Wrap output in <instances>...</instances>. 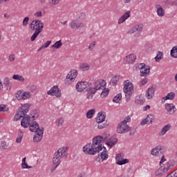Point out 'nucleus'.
Masks as SVG:
<instances>
[{"instance_id": "1", "label": "nucleus", "mask_w": 177, "mask_h": 177, "mask_svg": "<svg viewBox=\"0 0 177 177\" xmlns=\"http://www.w3.org/2000/svg\"><path fill=\"white\" fill-rule=\"evenodd\" d=\"M31 107V104H24L22 106H20L17 113L14 117L15 121L21 120V125L23 128H28L31 124V116L27 115L26 113L30 111V108Z\"/></svg>"}, {"instance_id": "2", "label": "nucleus", "mask_w": 177, "mask_h": 177, "mask_svg": "<svg viewBox=\"0 0 177 177\" xmlns=\"http://www.w3.org/2000/svg\"><path fill=\"white\" fill-rule=\"evenodd\" d=\"M104 139L102 136H97L93 138V145H91V148L88 149L87 152L90 156H95L97 153H99L103 150V147H102V141Z\"/></svg>"}, {"instance_id": "3", "label": "nucleus", "mask_w": 177, "mask_h": 177, "mask_svg": "<svg viewBox=\"0 0 177 177\" xmlns=\"http://www.w3.org/2000/svg\"><path fill=\"white\" fill-rule=\"evenodd\" d=\"M106 86V82L103 80H97L94 84V87H88L87 89L86 99L92 100L93 95L97 91H103Z\"/></svg>"}, {"instance_id": "4", "label": "nucleus", "mask_w": 177, "mask_h": 177, "mask_svg": "<svg viewBox=\"0 0 177 177\" xmlns=\"http://www.w3.org/2000/svg\"><path fill=\"white\" fill-rule=\"evenodd\" d=\"M68 154L67 153V147H62L58 149L57 152L55 153L54 157L53 158V165H55L56 167H59L60 165V160L63 158V157H65V158H67Z\"/></svg>"}, {"instance_id": "5", "label": "nucleus", "mask_w": 177, "mask_h": 177, "mask_svg": "<svg viewBox=\"0 0 177 177\" xmlns=\"http://www.w3.org/2000/svg\"><path fill=\"white\" fill-rule=\"evenodd\" d=\"M174 168V165L172 162L169 161L167 164H165L163 166H161L157 171H156L155 175L156 176H164V175H167L168 171L169 169H172Z\"/></svg>"}, {"instance_id": "6", "label": "nucleus", "mask_w": 177, "mask_h": 177, "mask_svg": "<svg viewBox=\"0 0 177 177\" xmlns=\"http://www.w3.org/2000/svg\"><path fill=\"white\" fill-rule=\"evenodd\" d=\"M30 30L32 31H39V32H42V30L44 29V22L39 19H37L35 21H32L30 26H29Z\"/></svg>"}, {"instance_id": "7", "label": "nucleus", "mask_w": 177, "mask_h": 177, "mask_svg": "<svg viewBox=\"0 0 177 177\" xmlns=\"http://www.w3.org/2000/svg\"><path fill=\"white\" fill-rule=\"evenodd\" d=\"M127 120H124L118 124L116 132L118 133H125L131 131V127L128 126Z\"/></svg>"}, {"instance_id": "8", "label": "nucleus", "mask_w": 177, "mask_h": 177, "mask_svg": "<svg viewBox=\"0 0 177 177\" xmlns=\"http://www.w3.org/2000/svg\"><path fill=\"white\" fill-rule=\"evenodd\" d=\"M77 75H78V72L77 71V70L75 69L71 70L66 75V80H64V84L66 85H70L71 82H74Z\"/></svg>"}, {"instance_id": "9", "label": "nucleus", "mask_w": 177, "mask_h": 177, "mask_svg": "<svg viewBox=\"0 0 177 177\" xmlns=\"http://www.w3.org/2000/svg\"><path fill=\"white\" fill-rule=\"evenodd\" d=\"M47 95L56 96V97H62V91L59 88V86H54L47 92Z\"/></svg>"}, {"instance_id": "10", "label": "nucleus", "mask_w": 177, "mask_h": 177, "mask_svg": "<svg viewBox=\"0 0 177 177\" xmlns=\"http://www.w3.org/2000/svg\"><path fill=\"white\" fill-rule=\"evenodd\" d=\"M88 86H89V83L86 82H78L76 84V90L77 92H88Z\"/></svg>"}, {"instance_id": "11", "label": "nucleus", "mask_w": 177, "mask_h": 177, "mask_svg": "<svg viewBox=\"0 0 177 177\" xmlns=\"http://www.w3.org/2000/svg\"><path fill=\"white\" fill-rule=\"evenodd\" d=\"M123 91L125 93L126 102H129L131 100V96H132V93H133V85L129 87H128V86H124Z\"/></svg>"}, {"instance_id": "12", "label": "nucleus", "mask_w": 177, "mask_h": 177, "mask_svg": "<svg viewBox=\"0 0 177 177\" xmlns=\"http://www.w3.org/2000/svg\"><path fill=\"white\" fill-rule=\"evenodd\" d=\"M44 127H41V129L39 131L36 132L34 137V142H41L42 140V138H44Z\"/></svg>"}, {"instance_id": "13", "label": "nucleus", "mask_w": 177, "mask_h": 177, "mask_svg": "<svg viewBox=\"0 0 177 177\" xmlns=\"http://www.w3.org/2000/svg\"><path fill=\"white\" fill-rule=\"evenodd\" d=\"M41 128H39V124L36 121L30 122L29 125V130L30 132H39Z\"/></svg>"}, {"instance_id": "14", "label": "nucleus", "mask_w": 177, "mask_h": 177, "mask_svg": "<svg viewBox=\"0 0 177 177\" xmlns=\"http://www.w3.org/2000/svg\"><path fill=\"white\" fill-rule=\"evenodd\" d=\"M71 27L73 30H78L82 27H85V25L84 24L78 21H72L71 22Z\"/></svg>"}, {"instance_id": "15", "label": "nucleus", "mask_w": 177, "mask_h": 177, "mask_svg": "<svg viewBox=\"0 0 177 177\" xmlns=\"http://www.w3.org/2000/svg\"><path fill=\"white\" fill-rule=\"evenodd\" d=\"M124 60L125 63H127L128 64H132V63H135L136 60V55L134 54H131L127 56Z\"/></svg>"}, {"instance_id": "16", "label": "nucleus", "mask_w": 177, "mask_h": 177, "mask_svg": "<svg viewBox=\"0 0 177 177\" xmlns=\"http://www.w3.org/2000/svg\"><path fill=\"white\" fill-rule=\"evenodd\" d=\"M154 92H156V88L153 86L149 87L146 91V97L148 100L153 99L154 96Z\"/></svg>"}, {"instance_id": "17", "label": "nucleus", "mask_w": 177, "mask_h": 177, "mask_svg": "<svg viewBox=\"0 0 177 177\" xmlns=\"http://www.w3.org/2000/svg\"><path fill=\"white\" fill-rule=\"evenodd\" d=\"M143 30V25L139 24L136 25L134 27H133L131 29H130L128 32V34H133V32H136V31H138V32H140Z\"/></svg>"}, {"instance_id": "18", "label": "nucleus", "mask_w": 177, "mask_h": 177, "mask_svg": "<svg viewBox=\"0 0 177 177\" xmlns=\"http://www.w3.org/2000/svg\"><path fill=\"white\" fill-rule=\"evenodd\" d=\"M131 17V11H127L125 12L118 20V24H122L127 19H129Z\"/></svg>"}, {"instance_id": "19", "label": "nucleus", "mask_w": 177, "mask_h": 177, "mask_svg": "<svg viewBox=\"0 0 177 177\" xmlns=\"http://www.w3.org/2000/svg\"><path fill=\"white\" fill-rule=\"evenodd\" d=\"M161 150H162V147L161 145H158L151 151V154L152 156H158L160 151V154H162V151H161Z\"/></svg>"}, {"instance_id": "20", "label": "nucleus", "mask_w": 177, "mask_h": 177, "mask_svg": "<svg viewBox=\"0 0 177 177\" xmlns=\"http://www.w3.org/2000/svg\"><path fill=\"white\" fill-rule=\"evenodd\" d=\"M118 143V139L117 138L109 139V142H106V145L109 146L111 149L115 146Z\"/></svg>"}, {"instance_id": "21", "label": "nucleus", "mask_w": 177, "mask_h": 177, "mask_svg": "<svg viewBox=\"0 0 177 177\" xmlns=\"http://www.w3.org/2000/svg\"><path fill=\"white\" fill-rule=\"evenodd\" d=\"M101 157V160H100ZM109 158V154L104 153V152H101L100 153L98 154V156L96 158V161H98V162H101L104 161L105 160H107Z\"/></svg>"}, {"instance_id": "22", "label": "nucleus", "mask_w": 177, "mask_h": 177, "mask_svg": "<svg viewBox=\"0 0 177 177\" xmlns=\"http://www.w3.org/2000/svg\"><path fill=\"white\" fill-rule=\"evenodd\" d=\"M140 77H147V75H150V66H147L142 70L140 71Z\"/></svg>"}, {"instance_id": "23", "label": "nucleus", "mask_w": 177, "mask_h": 177, "mask_svg": "<svg viewBox=\"0 0 177 177\" xmlns=\"http://www.w3.org/2000/svg\"><path fill=\"white\" fill-rule=\"evenodd\" d=\"M156 9H157V15L158 16H160V17H162V16L165 15V11L164 10V8H162V6H161V5H156Z\"/></svg>"}, {"instance_id": "24", "label": "nucleus", "mask_w": 177, "mask_h": 177, "mask_svg": "<svg viewBox=\"0 0 177 177\" xmlns=\"http://www.w3.org/2000/svg\"><path fill=\"white\" fill-rule=\"evenodd\" d=\"M169 129H171V124H167L159 132V136H164V135L166 134L167 131H169Z\"/></svg>"}, {"instance_id": "25", "label": "nucleus", "mask_w": 177, "mask_h": 177, "mask_svg": "<svg viewBox=\"0 0 177 177\" xmlns=\"http://www.w3.org/2000/svg\"><path fill=\"white\" fill-rule=\"evenodd\" d=\"M165 109L169 113L171 111L175 113V110H176V108L174 104H165Z\"/></svg>"}, {"instance_id": "26", "label": "nucleus", "mask_w": 177, "mask_h": 177, "mask_svg": "<svg viewBox=\"0 0 177 177\" xmlns=\"http://www.w3.org/2000/svg\"><path fill=\"white\" fill-rule=\"evenodd\" d=\"M95 120L97 122H104V120H106V115L101 112H99Z\"/></svg>"}, {"instance_id": "27", "label": "nucleus", "mask_w": 177, "mask_h": 177, "mask_svg": "<svg viewBox=\"0 0 177 177\" xmlns=\"http://www.w3.org/2000/svg\"><path fill=\"white\" fill-rule=\"evenodd\" d=\"M3 85L7 87V91H10L12 89V86H10V80H9V77H5L3 82Z\"/></svg>"}, {"instance_id": "28", "label": "nucleus", "mask_w": 177, "mask_h": 177, "mask_svg": "<svg viewBox=\"0 0 177 177\" xmlns=\"http://www.w3.org/2000/svg\"><path fill=\"white\" fill-rule=\"evenodd\" d=\"M175 99V93L171 92L167 93L165 97L162 98V100H174Z\"/></svg>"}, {"instance_id": "29", "label": "nucleus", "mask_w": 177, "mask_h": 177, "mask_svg": "<svg viewBox=\"0 0 177 177\" xmlns=\"http://www.w3.org/2000/svg\"><path fill=\"white\" fill-rule=\"evenodd\" d=\"M30 115L32 120H37L39 117V113H38V111L32 110L30 111Z\"/></svg>"}, {"instance_id": "30", "label": "nucleus", "mask_w": 177, "mask_h": 177, "mask_svg": "<svg viewBox=\"0 0 177 177\" xmlns=\"http://www.w3.org/2000/svg\"><path fill=\"white\" fill-rule=\"evenodd\" d=\"M170 56L174 57V59H177V46L172 48L170 51Z\"/></svg>"}, {"instance_id": "31", "label": "nucleus", "mask_w": 177, "mask_h": 177, "mask_svg": "<svg viewBox=\"0 0 177 177\" xmlns=\"http://www.w3.org/2000/svg\"><path fill=\"white\" fill-rule=\"evenodd\" d=\"M118 81H120V77L118 75H115L113 77H112V79L111 80L110 84L114 86V85H117V82H118Z\"/></svg>"}, {"instance_id": "32", "label": "nucleus", "mask_w": 177, "mask_h": 177, "mask_svg": "<svg viewBox=\"0 0 177 177\" xmlns=\"http://www.w3.org/2000/svg\"><path fill=\"white\" fill-rule=\"evenodd\" d=\"M121 99H122V94L118 93L113 97V103H120Z\"/></svg>"}, {"instance_id": "33", "label": "nucleus", "mask_w": 177, "mask_h": 177, "mask_svg": "<svg viewBox=\"0 0 177 177\" xmlns=\"http://www.w3.org/2000/svg\"><path fill=\"white\" fill-rule=\"evenodd\" d=\"M80 68L82 71H88V70H89L90 68V66L89 64H88L87 63H84L80 65Z\"/></svg>"}, {"instance_id": "34", "label": "nucleus", "mask_w": 177, "mask_h": 177, "mask_svg": "<svg viewBox=\"0 0 177 177\" xmlns=\"http://www.w3.org/2000/svg\"><path fill=\"white\" fill-rule=\"evenodd\" d=\"M27 89L28 91H30V92H31L32 93H34V92L37 91V86L34 84H29L27 86Z\"/></svg>"}, {"instance_id": "35", "label": "nucleus", "mask_w": 177, "mask_h": 177, "mask_svg": "<svg viewBox=\"0 0 177 177\" xmlns=\"http://www.w3.org/2000/svg\"><path fill=\"white\" fill-rule=\"evenodd\" d=\"M30 97H31L30 91H26V92L22 93V100H26V99H30Z\"/></svg>"}, {"instance_id": "36", "label": "nucleus", "mask_w": 177, "mask_h": 177, "mask_svg": "<svg viewBox=\"0 0 177 177\" xmlns=\"http://www.w3.org/2000/svg\"><path fill=\"white\" fill-rule=\"evenodd\" d=\"M15 97L17 100H23V91H18L15 94Z\"/></svg>"}, {"instance_id": "37", "label": "nucleus", "mask_w": 177, "mask_h": 177, "mask_svg": "<svg viewBox=\"0 0 177 177\" xmlns=\"http://www.w3.org/2000/svg\"><path fill=\"white\" fill-rule=\"evenodd\" d=\"M62 45L63 44L62 43V40L56 41L53 46L52 48H55V49H60L62 48Z\"/></svg>"}, {"instance_id": "38", "label": "nucleus", "mask_w": 177, "mask_h": 177, "mask_svg": "<svg viewBox=\"0 0 177 177\" xmlns=\"http://www.w3.org/2000/svg\"><path fill=\"white\" fill-rule=\"evenodd\" d=\"M39 34H41V32H39V30H38V31L35 30L34 34L30 37V41H32V42H34V41H35V39H37V37H38V35H39Z\"/></svg>"}, {"instance_id": "39", "label": "nucleus", "mask_w": 177, "mask_h": 177, "mask_svg": "<svg viewBox=\"0 0 177 177\" xmlns=\"http://www.w3.org/2000/svg\"><path fill=\"white\" fill-rule=\"evenodd\" d=\"M95 111L94 109L88 110L86 113L87 118H92V117H93V115L95 114Z\"/></svg>"}, {"instance_id": "40", "label": "nucleus", "mask_w": 177, "mask_h": 177, "mask_svg": "<svg viewBox=\"0 0 177 177\" xmlns=\"http://www.w3.org/2000/svg\"><path fill=\"white\" fill-rule=\"evenodd\" d=\"M109 91L110 90L109 88H106V87H104L101 93L102 97H106V96H108Z\"/></svg>"}, {"instance_id": "41", "label": "nucleus", "mask_w": 177, "mask_h": 177, "mask_svg": "<svg viewBox=\"0 0 177 177\" xmlns=\"http://www.w3.org/2000/svg\"><path fill=\"white\" fill-rule=\"evenodd\" d=\"M150 117H153L152 114H149L147 115V118L144 119L141 122H140V125H146V124H147L149 122V118H150Z\"/></svg>"}, {"instance_id": "42", "label": "nucleus", "mask_w": 177, "mask_h": 177, "mask_svg": "<svg viewBox=\"0 0 177 177\" xmlns=\"http://www.w3.org/2000/svg\"><path fill=\"white\" fill-rule=\"evenodd\" d=\"M128 162H129V160H128V159H123V160H118L116 163L118 165H124L125 164H128Z\"/></svg>"}, {"instance_id": "43", "label": "nucleus", "mask_w": 177, "mask_h": 177, "mask_svg": "<svg viewBox=\"0 0 177 177\" xmlns=\"http://www.w3.org/2000/svg\"><path fill=\"white\" fill-rule=\"evenodd\" d=\"M12 78L13 80H17V81H24V77L19 75H14Z\"/></svg>"}, {"instance_id": "44", "label": "nucleus", "mask_w": 177, "mask_h": 177, "mask_svg": "<svg viewBox=\"0 0 177 177\" xmlns=\"http://www.w3.org/2000/svg\"><path fill=\"white\" fill-rule=\"evenodd\" d=\"M162 56H163L162 53L160 51H158L157 55L155 57L156 62H160V60L162 59Z\"/></svg>"}, {"instance_id": "45", "label": "nucleus", "mask_w": 177, "mask_h": 177, "mask_svg": "<svg viewBox=\"0 0 177 177\" xmlns=\"http://www.w3.org/2000/svg\"><path fill=\"white\" fill-rule=\"evenodd\" d=\"M63 122H64V120H63V118H58L56 121H55V124L58 127H62V125H63Z\"/></svg>"}, {"instance_id": "46", "label": "nucleus", "mask_w": 177, "mask_h": 177, "mask_svg": "<svg viewBox=\"0 0 177 177\" xmlns=\"http://www.w3.org/2000/svg\"><path fill=\"white\" fill-rule=\"evenodd\" d=\"M0 149H1V150H5V149H8V145H6V142L2 141L1 142Z\"/></svg>"}, {"instance_id": "47", "label": "nucleus", "mask_w": 177, "mask_h": 177, "mask_svg": "<svg viewBox=\"0 0 177 177\" xmlns=\"http://www.w3.org/2000/svg\"><path fill=\"white\" fill-rule=\"evenodd\" d=\"M89 147H91V144H87L84 147H83L84 153H86V154H89V153H88V152L89 151V150H88V149H89Z\"/></svg>"}, {"instance_id": "48", "label": "nucleus", "mask_w": 177, "mask_h": 177, "mask_svg": "<svg viewBox=\"0 0 177 177\" xmlns=\"http://www.w3.org/2000/svg\"><path fill=\"white\" fill-rule=\"evenodd\" d=\"M135 103L136 104H144L145 103V100L144 99H136L135 100Z\"/></svg>"}, {"instance_id": "49", "label": "nucleus", "mask_w": 177, "mask_h": 177, "mask_svg": "<svg viewBox=\"0 0 177 177\" xmlns=\"http://www.w3.org/2000/svg\"><path fill=\"white\" fill-rule=\"evenodd\" d=\"M98 124L97 128L99 129H103V128H106V124L103 123V122H97Z\"/></svg>"}, {"instance_id": "50", "label": "nucleus", "mask_w": 177, "mask_h": 177, "mask_svg": "<svg viewBox=\"0 0 177 177\" xmlns=\"http://www.w3.org/2000/svg\"><path fill=\"white\" fill-rule=\"evenodd\" d=\"M21 168L23 169H30V168H32V167L31 166H28V164H27V162L26 163H21Z\"/></svg>"}, {"instance_id": "51", "label": "nucleus", "mask_w": 177, "mask_h": 177, "mask_svg": "<svg viewBox=\"0 0 177 177\" xmlns=\"http://www.w3.org/2000/svg\"><path fill=\"white\" fill-rule=\"evenodd\" d=\"M29 21L30 18L28 17H25L23 20V26H24V27L27 26Z\"/></svg>"}, {"instance_id": "52", "label": "nucleus", "mask_w": 177, "mask_h": 177, "mask_svg": "<svg viewBox=\"0 0 177 177\" xmlns=\"http://www.w3.org/2000/svg\"><path fill=\"white\" fill-rule=\"evenodd\" d=\"M95 46H96V41H93L88 46L89 50L92 51L95 48Z\"/></svg>"}, {"instance_id": "53", "label": "nucleus", "mask_w": 177, "mask_h": 177, "mask_svg": "<svg viewBox=\"0 0 177 177\" xmlns=\"http://www.w3.org/2000/svg\"><path fill=\"white\" fill-rule=\"evenodd\" d=\"M59 2H60V0H49L50 5L53 6L57 5Z\"/></svg>"}, {"instance_id": "54", "label": "nucleus", "mask_w": 177, "mask_h": 177, "mask_svg": "<svg viewBox=\"0 0 177 177\" xmlns=\"http://www.w3.org/2000/svg\"><path fill=\"white\" fill-rule=\"evenodd\" d=\"M50 44H52V41H47L44 45L41 46V48H48Z\"/></svg>"}, {"instance_id": "55", "label": "nucleus", "mask_w": 177, "mask_h": 177, "mask_svg": "<svg viewBox=\"0 0 177 177\" xmlns=\"http://www.w3.org/2000/svg\"><path fill=\"white\" fill-rule=\"evenodd\" d=\"M0 111H8V109H6V106L3 104L0 105Z\"/></svg>"}, {"instance_id": "56", "label": "nucleus", "mask_w": 177, "mask_h": 177, "mask_svg": "<svg viewBox=\"0 0 177 177\" xmlns=\"http://www.w3.org/2000/svg\"><path fill=\"white\" fill-rule=\"evenodd\" d=\"M145 67H146V64H140L138 65V68L140 70H144V68H145Z\"/></svg>"}, {"instance_id": "57", "label": "nucleus", "mask_w": 177, "mask_h": 177, "mask_svg": "<svg viewBox=\"0 0 177 177\" xmlns=\"http://www.w3.org/2000/svg\"><path fill=\"white\" fill-rule=\"evenodd\" d=\"M21 139H23V136H20L17 138L16 142L17 143H21Z\"/></svg>"}, {"instance_id": "58", "label": "nucleus", "mask_w": 177, "mask_h": 177, "mask_svg": "<svg viewBox=\"0 0 177 177\" xmlns=\"http://www.w3.org/2000/svg\"><path fill=\"white\" fill-rule=\"evenodd\" d=\"M86 17V15H85V12H81L80 16L79 17L82 20L85 19Z\"/></svg>"}, {"instance_id": "59", "label": "nucleus", "mask_w": 177, "mask_h": 177, "mask_svg": "<svg viewBox=\"0 0 177 177\" xmlns=\"http://www.w3.org/2000/svg\"><path fill=\"white\" fill-rule=\"evenodd\" d=\"M35 16H37V17H41L42 16V12L38 11L36 13H35Z\"/></svg>"}, {"instance_id": "60", "label": "nucleus", "mask_w": 177, "mask_h": 177, "mask_svg": "<svg viewBox=\"0 0 177 177\" xmlns=\"http://www.w3.org/2000/svg\"><path fill=\"white\" fill-rule=\"evenodd\" d=\"M165 161H167V159H165V157L164 156H162L160 162V165H161V164H162V162H164Z\"/></svg>"}, {"instance_id": "61", "label": "nucleus", "mask_w": 177, "mask_h": 177, "mask_svg": "<svg viewBox=\"0 0 177 177\" xmlns=\"http://www.w3.org/2000/svg\"><path fill=\"white\" fill-rule=\"evenodd\" d=\"M147 110H150V105H147L143 107V111H147Z\"/></svg>"}, {"instance_id": "62", "label": "nucleus", "mask_w": 177, "mask_h": 177, "mask_svg": "<svg viewBox=\"0 0 177 177\" xmlns=\"http://www.w3.org/2000/svg\"><path fill=\"white\" fill-rule=\"evenodd\" d=\"M9 60H10V62H14L15 61V55H10Z\"/></svg>"}, {"instance_id": "63", "label": "nucleus", "mask_w": 177, "mask_h": 177, "mask_svg": "<svg viewBox=\"0 0 177 177\" xmlns=\"http://www.w3.org/2000/svg\"><path fill=\"white\" fill-rule=\"evenodd\" d=\"M142 85H146L147 82H148L147 78H145L142 81H141Z\"/></svg>"}, {"instance_id": "64", "label": "nucleus", "mask_w": 177, "mask_h": 177, "mask_svg": "<svg viewBox=\"0 0 177 177\" xmlns=\"http://www.w3.org/2000/svg\"><path fill=\"white\" fill-rule=\"evenodd\" d=\"M136 133V130L131 131L129 133L130 136H133V135H135Z\"/></svg>"}]
</instances>
